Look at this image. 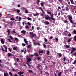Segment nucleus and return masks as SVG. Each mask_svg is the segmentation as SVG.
I'll list each match as a JSON object with an SVG mask.
<instances>
[{"label": "nucleus", "instance_id": "54", "mask_svg": "<svg viewBox=\"0 0 76 76\" xmlns=\"http://www.w3.org/2000/svg\"><path fill=\"white\" fill-rule=\"evenodd\" d=\"M22 45L23 46H25V45H26V44H24V43H22Z\"/></svg>", "mask_w": 76, "mask_h": 76}, {"label": "nucleus", "instance_id": "60", "mask_svg": "<svg viewBox=\"0 0 76 76\" xmlns=\"http://www.w3.org/2000/svg\"><path fill=\"white\" fill-rule=\"evenodd\" d=\"M10 20H14V18H11L10 19Z\"/></svg>", "mask_w": 76, "mask_h": 76}, {"label": "nucleus", "instance_id": "51", "mask_svg": "<svg viewBox=\"0 0 76 76\" xmlns=\"http://www.w3.org/2000/svg\"><path fill=\"white\" fill-rule=\"evenodd\" d=\"M8 40L10 41V42H12V40H11V39H8Z\"/></svg>", "mask_w": 76, "mask_h": 76}, {"label": "nucleus", "instance_id": "55", "mask_svg": "<svg viewBox=\"0 0 76 76\" xmlns=\"http://www.w3.org/2000/svg\"><path fill=\"white\" fill-rule=\"evenodd\" d=\"M14 65H18V63H17V62H16L15 63H14Z\"/></svg>", "mask_w": 76, "mask_h": 76}, {"label": "nucleus", "instance_id": "13", "mask_svg": "<svg viewBox=\"0 0 76 76\" xmlns=\"http://www.w3.org/2000/svg\"><path fill=\"white\" fill-rule=\"evenodd\" d=\"M1 43L3 44H4V41H3V39H1Z\"/></svg>", "mask_w": 76, "mask_h": 76}, {"label": "nucleus", "instance_id": "21", "mask_svg": "<svg viewBox=\"0 0 76 76\" xmlns=\"http://www.w3.org/2000/svg\"><path fill=\"white\" fill-rule=\"evenodd\" d=\"M73 32L74 33V34L76 35V30H74L73 31Z\"/></svg>", "mask_w": 76, "mask_h": 76}, {"label": "nucleus", "instance_id": "39", "mask_svg": "<svg viewBox=\"0 0 76 76\" xmlns=\"http://www.w3.org/2000/svg\"><path fill=\"white\" fill-rule=\"evenodd\" d=\"M72 50L74 51H76V49L75 48H72Z\"/></svg>", "mask_w": 76, "mask_h": 76}, {"label": "nucleus", "instance_id": "16", "mask_svg": "<svg viewBox=\"0 0 76 76\" xmlns=\"http://www.w3.org/2000/svg\"><path fill=\"white\" fill-rule=\"evenodd\" d=\"M70 1H71V3H72V4H75L73 1V0H70Z\"/></svg>", "mask_w": 76, "mask_h": 76}, {"label": "nucleus", "instance_id": "6", "mask_svg": "<svg viewBox=\"0 0 76 76\" xmlns=\"http://www.w3.org/2000/svg\"><path fill=\"white\" fill-rule=\"evenodd\" d=\"M41 53H42V54L44 53V51L43 50H39V55H41Z\"/></svg>", "mask_w": 76, "mask_h": 76}, {"label": "nucleus", "instance_id": "35", "mask_svg": "<svg viewBox=\"0 0 76 76\" xmlns=\"http://www.w3.org/2000/svg\"><path fill=\"white\" fill-rule=\"evenodd\" d=\"M3 51H5V52H7V50H4L3 49V48H2L1 49Z\"/></svg>", "mask_w": 76, "mask_h": 76}, {"label": "nucleus", "instance_id": "19", "mask_svg": "<svg viewBox=\"0 0 76 76\" xmlns=\"http://www.w3.org/2000/svg\"><path fill=\"white\" fill-rule=\"evenodd\" d=\"M43 44V46L44 47V48H47V47H46V45H45V44Z\"/></svg>", "mask_w": 76, "mask_h": 76}, {"label": "nucleus", "instance_id": "11", "mask_svg": "<svg viewBox=\"0 0 76 76\" xmlns=\"http://www.w3.org/2000/svg\"><path fill=\"white\" fill-rule=\"evenodd\" d=\"M39 15V14L38 13H37V14H33V16H38Z\"/></svg>", "mask_w": 76, "mask_h": 76}, {"label": "nucleus", "instance_id": "36", "mask_svg": "<svg viewBox=\"0 0 76 76\" xmlns=\"http://www.w3.org/2000/svg\"><path fill=\"white\" fill-rule=\"evenodd\" d=\"M15 41H17V42H18V38L15 37Z\"/></svg>", "mask_w": 76, "mask_h": 76}, {"label": "nucleus", "instance_id": "63", "mask_svg": "<svg viewBox=\"0 0 76 76\" xmlns=\"http://www.w3.org/2000/svg\"><path fill=\"white\" fill-rule=\"evenodd\" d=\"M14 76H18V75H17V74H15L14 75Z\"/></svg>", "mask_w": 76, "mask_h": 76}, {"label": "nucleus", "instance_id": "47", "mask_svg": "<svg viewBox=\"0 0 76 76\" xmlns=\"http://www.w3.org/2000/svg\"><path fill=\"white\" fill-rule=\"evenodd\" d=\"M71 35H72V34H71L70 33H69L68 34V36H69V37H71Z\"/></svg>", "mask_w": 76, "mask_h": 76}, {"label": "nucleus", "instance_id": "7", "mask_svg": "<svg viewBox=\"0 0 76 76\" xmlns=\"http://www.w3.org/2000/svg\"><path fill=\"white\" fill-rule=\"evenodd\" d=\"M34 56H36V57H39V55L38 54V53L37 52L35 53L34 54Z\"/></svg>", "mask_w": 76, "mask_h": 76}, {"label": "nucleus", "instance_id": "33", "mask_svg": "<svg viewBox=\"0 0 76 76\" xmlns=\"http://www.w3.org/2000/svg\"><path fill=\"white\" fill-rule=\"evenodd\" d=\"M74 53V51L73 50H71V51L70 52L71 54H72L73 55V53Z\"/></svg>", "mask_w": 76, "mask_h": 76}, {"label": "nucleus", "instance_id": "26", "mask_svg": "<svg viewBox=\"0 0 76 76\" xmlns=\"http://www.w3.org/2000/svg\"><path fill=\"white\" fill-rule=\"evenodd\" d=\"M27 19H28V20H31H31H32V19L29 17H28L27 18Z\"/></svg>", "mask_w": 76, "mask_h": 76}, {"label": "nucleus", "instance_id": "64", "mask_svg": "<svg viewBox=\"0 0 76 76\" xmlns=\"http://www.w3.org/2000/svg\"><path fill=\"white\" fill-rule=\"evenodd\" d=\"M37 30H39V29H40V28H39V27H37Z\"/></svg>", "mask_w": 76, "mask_h": 76}, {"label": "nucleus", "instance_id": "20", "mask_svg": "<svg viewBox=\"0 0 76 76\" xmlns=\"http://www.w3.org/2000/svg\"><path fill=\"white\" fill-rule=\"evenodd\" d=\"M8 57H11L12 54H11V53H8Z\"/></svg>", "mask_w": 76, "mask_h": 76}, {"label": "nucleus", "instance_id": "59", "mask_svg": "<svg viewBox=\"0 0 76 76\" xmlns=\"http://www.w3.org/2000/svg\"><path fill=\"white\" fill-rule=\"evenodd\" d=\"M75 70H76V72H75L74 73V75H73L74 76H76V69H75Z\"/></svg>", "mask_w": 76, "mask_h": 76}, {"label": "nucleus", "instance_id": "42", "mask_svg": "<svg viewBox=\"0 0 76 76\" xmlns=\"http://www.w3.org/2000/svg\"><path fill=\"white\" fill-rule=\"evenodd\" d=\"M76 60L73 63V64H76Z\"/></svg>", "mask_w": 76, "mask_h": 76}, {"label": "nucleus", "instance_id": "43", "mask_svg": "<svg viewBox=\"0 0 76 76\" xmlns=\"http://www.w3.org/2000/svg\"><path fill=\"white\" fill-rule=\"evenodd\" d=\"M10 75L11 76H13V74L11 72H10Z\"/></svg>", "mask_w": 76, "mask_h": 76}, {"label": "nucleus", "instance_id": "61", "mask_svg": "<svg viewBox=\"0 0 76 76\" xmlns=\"http://www.w3.org/2000/svg\"><path fill=\"white\" fill-rule=\"evenodd\" d=\"M9 50L10 51V52H11V49L10 48H9Z\"/></svg>", "mask_w": 76, "mask_h": 76}, {"label": "nucleus", "instance_id": "22", "mask_svg": "<svg viewBox=\"0 0 76 76\" xmlns=\"http://www.w3.org/2000/svg\"><path fill=\"white\" fill-rule=\"evenodd\" d=\"M24 42L26 44H28V41L26 40V39H24Z\"/></svg>", "mask_w": 76, "mask_h": 76}, {"label": "nucleus", "instance_id": "29", "mask_svg": "<svg viewBox=\"0 0 76 76\" xmlns=\"http://www.w3.org/2000/svg\"><path fill=\"white\" fill-rule=\"evenodd\" d=\"M70 41H71V38H69L68 42H70Z\"/></svg>", "mask_w": 76, "mask_h": 76}, {"label": "nucleus", "instance_id": "58", "mask_svg": "<svg viewBox=\"0 0 76 76\" xmlns=\"http://www.w3.org/2000/svg\"><path fill=\"white\" fill-rule=\"evenodd\" d=\"M34 45H37V43H36V42H34Z\"/></svg>", "mask_w": 76, "mask_h": 76}, {"label": "nucleus", "instance_id": "53", "mask_svg": "<svg viewBox=\"0 0 76 76\" xmlns=\"http://www.w3.org/2000/svg\"><path fill=\"white\" fill-rule=\"evenodd\" d=\"M29 34L31 35H32L33 34V33L32 32H30L29 33Z\"/></svg>", "mask_w": 76, "mask_h": 76}, {"label": "nucleus", "instance_id": "5", "mask_svg": "<svg viewBox=\"0 0 76 76\" xmlns=\"http://www.w3.org/2000/svg\"><path fill=\"white\" fill-rule=\"evenodd\" d=\"M45 25H49V24H50V22H49L48 21H45L44 22Z\"/></svg>", "mask_w": 76, "mask_h": 76}, {"label": "nucleus", "instance_id": "56", "mask_svg": "<svg viewBox=\"0 0 76 76\" xmlns=\"http://www.w3.org/2000/svg\"><path fill=\"white\" fill-rule=\"evenodd\" d=\"M40 58H40V57H38L37 58V60H40Z\"/></svg>", "mask_w": 76, "mask_h": 76}, {"label": "nucleus", "instance_id": "27", "mask_svg": "<svg viewBox=\"0 0 76 76\" xmlns=\"http://www.w3.org/2000/svg\"><path fill=\"white\" fill-rule=\"evenodd\" d=\"M26 64H27V65H28V66H29V68H31V65H30L29 64V63H27Z\"/></svg>", "mask_w": 76, "mask_h": 76}, {"label": "nucleus", "instance_id": "44", "mask_svg": "<svg viewBox=\"0 0 76 76\" xmlns=\"http://www.w3.org/2000/svg\"><path fill=\"white\" fill-rule=\"evenodd\" d=\"M30 37H31V38H33V37H34V34H32L31 35H30Z\"/></svg>", "mask_w": 76, "mask_h": 76}, {"label": "nucleus", "instance_id": "17", "mask_svg": "<svg viewBox=\"0 0 76 76\" xmlns=\"http://www.w3.org/2000/svg\"><path fill=\"white\" fill-rule=\"evenodd\" d=\"M74 40L75 42H76V35H75L74 37Z\"/></svg>", "mask_w": 76, "mask_h": 76}, {"label": "nucleus", "instance_id": "14", "mask_svg": "<svg viewBox=\"0 0 76 76\" xmlns=\"http://www.w3.org/2000/svg\"><path fill=\"white\" fill-rule=\"evenodd\" d=\"M44 41L45 42V44H47V38H44Z\"/></svg>", "mask_w": 76, "mask_h": 76}, {"label": "nucleus", "instance_id": "38", "mask_svg": "<svg viewBox=\"0 0 76 76\" xmlns=\"http://www.w3.org/2000/svg\"><path fill=\"white\" fill-rule=\"evenodd\" d=\"M49 54H50V52L49 51H47V55H49Z\"/></svg>", "mask_w": 76, "mask_h": 76}, {"label": "nucleus", "instance_id": "62", "mask_svg": "<svg viewBox=\"0 0 76 76\" xmlns=\"http://www.w3.org/2000/svg\"><path fill=\"white\" fill-rule=\"evenodd\" d=\"M26 28H29V26H28V25H27L26 26Z\"/></svg>", "mask_w": 76, "mask_h": 76}, {"label": "nucleus", "instance_id": "30", "mask_svg": "<svg viewBox=\"0 0 76 76\" xmlns=\"http://www.w3.org/2000/svg\"><path fill=\"white\" fill-rule=\"evenodd\" d=\"M28 71L29 72H30V73H33V71H32V70H29Z\"/></svg>", "mask_w": 76, "mask_h": 76}, {"label": "nucleus", "instance_id": "46", "mask_svg": "<svg viewBox=\"0 0 76 76\" xmlns=\"http://www.w3.org/2000/svg\"><path fill=\"white\" fill-rule=\"evenodd\" d=\"M27 24L29 25V26H31V24L29 22L27 23Z\"/></svg>", "mask_w": 76, "mask_h": 76}, {"label": "nucleus", "instance_id": "4", "mask_svg": "<svg viewBox=\"0 0 76 76\" xmlns=\"http://www.w3.org/2000/svg\"><path fill=\"white\" fill-rule=\"evenodd\" d=\"M24 73V72L21 71H19L18 72V75L19 76H21V74H23Z\"/></svg>", "mask_w": 76, "mask_h": 76}, {"label": "nucleus", "instance_id": "3", "mask_svg": "<svg viewBox=\"0 0 76 76\" xmlns=\"http://www.w3.org/2000/svg\"><path fill=\"white\" fill-rule=\"evenodd\" d=\"M31 58L28 57L27 58V63H29L31 61Z\"/></svg>", "mask_w": 76, "mask_h": 76}, {"label": "nucleus", "instance_id": "10", "mask_svg": "<svg viewBox=\"0 0 76 76\" xmlns=\"http://www.w3.org/2000/svg\"><path fill=\"white\" fill-rule=\"evenodd\" d=\"M39 9L40 10H41V11L42 12L43 14H44V13H45L44 12V11L42 9V7H40L39 8Z\"/></svg>", "mask_w": 76, "mask_h": 76}, {"label": "nucleus", "instance_id": "50", "mask_svg": "<svg viewBox=\"0 0 76 76\" xmlns=\"http://www.w3.org/2000/svg\"><path fill=\"white\" fill-rule=\"evenodd\" d=\"M10 38L11 39H13V37L12 36H10Z\"/></svg>", "mask_w": 76, "mask_h": 76}, {"label": "nucleus", "instance_id": "28", "mask_svg": "<svg viewBox=\"0 0 76 76\" xmlns=\"http://www.w3.org/2000/svg\"><path fill=\"white\" fill-rule=\"evenodd\" d=\"M55 39L56 41H57V42H58V38L55 37Z\"/></svg>", "mask_w": 76, "mask_h": 76}, {"label": "nucleus", "instance_id": "52", "mask_svg": "<svg viewBox=\"0 0 76 76\" xmlns=\"http://www.w3.org/2000/svg\"><path fill=\"white\" fill-rule=\"evenodd\" d=\"M13 49L14 50H17V49H16V48H15V47L13 48Z\"/></svg>", "mask_w": 76, "mask_h": 76}, {"label": "nucleus", "instance_id": "34", "mask_svg": "<svg viewBox=\"0 0 76 76\" xmlns=\"http://www.w3.org/2000/svg\"><path fill=\"white\" fill-rule=\"evenodd\" d=\"M59 56L60 57H62V55L61 53H59Z\"/></svg>", "mask_w": 76, "mask_h": 76}, {"label": "nucleus", "instance_id": "1", "mask_svg": "<svg viewBox=\"0 0 76 76\" xmlns=\"http://www.w3.org/2000/svg\"><path fill=\"white\" fill-rule=\"evenodd\" d=\"M47 13H48V14H49L50 15V17L48 16V15H45V18L46 19V20H49L50 21H51V20H53V21H54L56 19L55 18H54V14L53 13H51V12H48V11L47 12Z\"/></svg>", "mask_w": 76, "mask_h": 76}, {"label": "nucleus", "instance_id": "31", "mask_svg": "<svg viewBox=\"0 0 76 76\" xmlns=\"http://www.w3.org/2000/svg\"><path fill=\"white\" fill-rule=\"evenodd\" d=\"M31 45H29L27 46L28 48H31Z\"/></svg>", "mask_w": 76, "mask_h": 76}, {"label": "nucleus", "instance_id": "25", "mask_svg": "<svg viewBox=\"0 0 76 76\" xmlns=\"http://www.w3.org/2000/svg\"><path fill=\"white\" fill-rule=\"evenodd\" d=\"M22 20V17H19L18 21H20V20Z\"/></svg>", "mask_w": 76, "mask_h": 76}, {"label": "nucleus", "instance_id": "15", "mask_svg": "<svg viewBox=\"0 0 76 76\" xmlns=\"http://www.w3.org/2000/svg\"><path fill=\"white\" fill-rule=\"evenodd\" d=\"M62 75V72H60L58 73V76H61Z\"/></svg>", "mask_w": 76, "mask_h": 76}, {"label": "nucleus", "instance_id": "48", "mask_svg": "<svg viewBox=\"0 0 76 76\" xmlns=\"http://www.w3.org/2000/svg\"><path fill=\"white\" fill-rule=\"evenodd\" d=\"M16 60H17V62H18L19 60V58H17Z\"/></svg>", "mask_w": 76, "mask_h": 76}, {"label": "nucleus", "instance_id": "49", "mask_svg": "<svg viewBox=\"0 0 76 76\" xmlns=\"http://www.w3.org/2000/svg\"><path fill=\"white\" fill-rule=\"evenodd\" d=\"M25 12L26 13H28V10H26L25 11Z\"/></svg>", "mask_w": 76, "mask_h": 76}, {"label": "nucleus", "instance_id": "40", "mask_svg": "<svg viewBox=\"0 0 76 76\" xmlns=\"http://www.w3.org/2000/svg\"><path fill=\"white\" fill-rule=\"evenodd\" d=\"M37 0V3L38 4H39V2H40V0Z\"/></svg>", "mask_w": 76, "mask_h": 76}, {"label": "nucleus", "instance_id": "57", "mask_svg": "<svg viewBox=\"0 0 76 76\" xmlns=\"http://www.w3.org/2000/svg\"><path fill=\"white\" fill-rule=\"evenodd\" d=\"M10 25H11V26H12V25H13V22H11L10 23Z\"/></svg>", "mask_w": 76, "mask_h": 76}, {"label": "nucleus", "instance_id": "18", "mask_svg": "<svg viewBox=\"0 0 76 76\" xmlns=\"http://www.w3.org/2000/svg\"><path fill=\"white\" fill-rule=\"evenodd\" d=\"M65 10L66 11H69V8L67 6H66V7Z\"/></svg>", "mask_w": 76, "mask_h": 76}, {"label": "nucleus", "instance_id": "12", "mask_svg": "<svg viewBox=\"0 0 76 76\" xmlns=\"http://www.w3.org/2000/svg\"><path fill=\"white\" fill-rule=\"evenodd\" d=\"M9 75L7 73H4V76H9Z\"/></svg>", "mask_w": 76, "mask_h": 76}, {"label": "nucleus", "instance_id": "9", "mask_svg": "<svg viewBox=\"0 0 76 76\" xmlns=\"http://www.w3.org/2000/svg\"><path fill=\"white\" fill-rule=\"evenodd\" d=\"M7 32L8 33V35H10V30H8L7 31Z\"/></svg>", "mask_w": 76, "mask_h": 76}, {"label": "nucleus", "instance_id": "37", "mask_svg": "<svg viewBox=\"0 0 76 76\" xmlns=\"http://www.w3.org/2000/svg\"><path fill=\"white\" fill-rule=\"evenodd\" d=\"M64 23H68V21L67 20H65L64 21Z\"/></svg>", "mask_w": 76, "mask_h": 76}, {"label": "nucleus", "instance_id": "24", "mask_svg": "<svg viewBox=\"0 0 76 76\" xmlns=\"http://www.w3.org/2000/svg\"><path fill=\"white\" fill-rule=\"evenodd\" d=\"M41 66H42L41 65H40V64H39L37 66V68L38 69V68H39V67H41Z\"/></svg>", "mask_w": 76, "mask_h": 76}, {"label": "nucleus", "instance_id": "23", "mask_svg": "<svg viewBox=\"0 0 76 76\" xmlns=\"http://www.w3.org/2000/svg\"><path fill=\"white\" fill-rule=\"evenodd\" d=\"M40 4L41 6H42V7H44V3L43 2H42L41 3H40Z\"/></svg>", "mask_w": 76, "mask_h": 76}, {"label": "nucleus", "instance_id": "32", "mask_svg": "<svg viewBox=\"0 0 76 76\" xmlns=\"http://www.w3.org/2000/svg\"><path fill=\"white\" fill-rule=\"evenodd\" d=\"M65 47H66V48H69L70 47V46L68 45H66Z\"/></svg>", "mask_w": 76, "mask_h": 76}, {"label": "nucleus", "instance_id": "2", "mask_svg": "<svg viewBox=\"0 0 76 76\" xmlns=\"http://www.w3.org/2000/svg\"><path fill=\"white\" fill-rule=\"evenodd\" d=\"M69 16L68 17V19L70 22H71V23L72 24L73 23V19H72V16H69V15H68Z\"/></svg>", "mask_w": 76, "mask_h": 76}, {"label": "nucleus", "instance_id": "45", "mask_svg": "<svg viewBox=\"0 0 76 76\" xmlns=\"http://www.w3.org/2000/svg\"><path fill=\"white\" fill-rule=\"evenodd\" d=\"M17 12L18 13H19V12H20V10H17Z\"/></svg>", "mask_w": 76, "mask_h": 76}, {"label": "nucleus", "instance_id": "8", "mask_svg": "<svg viewBox=\"0 0 76 76\" xmlns=\"http://www.w3.org/2000/svg\"><path fill=\"white\" fill-rule=\"evenodd\" d=\"M26 31L24 30H22L21 32V33H22V34H26Z\"/></svg>", "mask_w": 76, "mask_h": 76}, {"label": "nucleus", "instance_id": "41", "mask_svg": "<svg viewBox=\"0 0 76 76\" xmlns=\"http://www.w3.org/2000/svg\"><path fill=\"white\" fill-rule=\"evenodd\" d=\"M63 61H66V57H64L63 58Z\"/></svg>", "mask_w": 76, "mask_h": 76}]
</instances>
